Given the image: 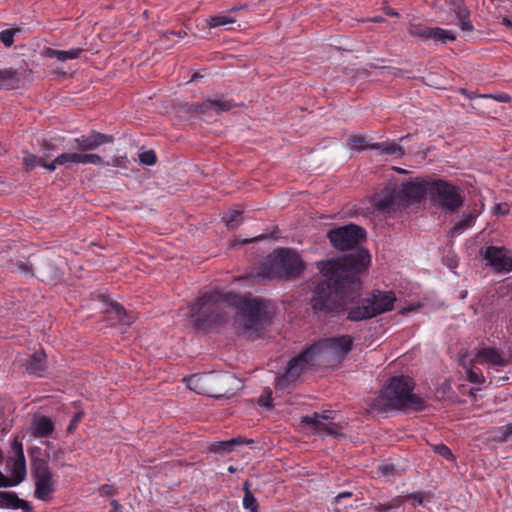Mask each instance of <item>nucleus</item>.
Segmentation results:
<instances>
[{
    "instance_id": "nucleus-1",
    "label": "nucleus",
    "mask_w": 512,
    "mask_h": 512,
    "mask_svg": "<svg viewBox=\"0 0 512 512\" xmlns=\"http://www.w3.org/2000/svg\"><path fill=\"white\" fill-rule=\"evenodd\" d=\"M327 237L334 248L351 252L317 263L324 279L318 282L311 303L316 312L336 315L345 309L347 301L359 295L360 275L367 269L371 257L367 250L359 248L366 231L356 224L331 229Z\"/></svg>"
},
{
    "instance_id": "nucleus-2",
    "label": "nucleus",
    "mask_w": 512,
    "mask_h": 512,
    "mask_svg": "<svg viewBox=\"0 0 512 512\" xmlns=\"http://www.w3.org/2000/svg\"><path fill=\"white\" fill-rule=\"evenodd\" d=\"M353 337L342 335L322 339L292 358L286 372L276 380L277 389H286L309 367L320 362L344 358L352 349Z\"/></svg>"
},
{
    "instance_id": "nucleus-3",
    "label": "nucleus",
    "mask_w": 512,
    "mask_h": 512,
    "mask_svg": "<svg viewBox=\"0 0 512 512\" xmlns=\"http://www.w3.org/2000/svg\"><path fill=\"white\" fill-rule=\"evenodd\" d=\"M413 389L414 382L410 377H392L379 395L369 403V408L377 413L395 410L422 411L426 407L425 400L413 393Z\"/></svg>"
},
{
    "instance_id": "nucleus-4",
    "label": "nucleus",
    "mask_w": 512,
    "mask_h": 512,
    "mask_svg": "<svg viewBox=\"0 0 512 512\" xmlns=\"http://www.w3.org/2000/svg\"><path fill=\"white\" fill-rule=\"evenodd\" d=\"M235 304L237 312L233 321L234 329L239 335L251 340L260 336L275 313L274 304L259 297L239 298Z\"/></svg>"
},
{
    "instance_id": "nucleus-5",
    "label": "nucleus",
    "mask_w": 512,
    "mask_h": 512,
    "mask_svg": "<svg viewBox=\"0 0 512 512\" xmlns=\"http://www.w3.org/2000/svg\"><path fill=\"white\" fill-rule=\"evenodd\" d=\"M232 295L212 291L199 297L189 305V317L194 327L208 330L222 325L226 321V306Z\"/></svg>"
},
{
    "instance_id": "nucleus-6",
    "label": "nucleus",
    "mask_w": 512,
    "mask_h": 512,
    "mask_svg": "<svg viewBox=\"0 0 512 512\" xmlns=\"http://www.w3.org/2000/svg\"><path fill=\"white\" fill-rule=\"evenodd\" d=\"M187 387L213 398L228 397L237 389L239 380L230 373H199L186 379Z\"/></svg>"
},
{
    "instance_id": "nucleus-7",
    "label": "nucleus",
    "mask_w": 512,
    "mask_h": 512,
    "mask_svg": "<svg viewBox=\"0 0 512 512\" xmlns=\"http://www.w3.org/2000/svg\"><path fill=\"white\" fill-rule=\"evenodd\" d=\"M359 297L360 294L353 301H347L345 309L342 310L348 311V319L351 321H361L391 311L396 301L393 291L375 290L371 296L361 299L356 306H351Z\"/></svg>"
},
{
    "instance_id": "nucleus-8",
    "label": "nucleus",
    "mask_w": 512,
    "mask_h": 512,
    "mask_svg": "<svg viewBox=\"0 0 512 512\" xmlns=\"http://www.w3.org/2000/svg\"><path fill=\"white\" fill-rule=\"evenodd\" d=\"M429 182L430 181L404 183L398 189L387 191L377 200L376 206L387 212L401 206H408L413 202L421 200L428 193Z\"/></svg>"
},
{
    "instance_id": "nucleus-9",
    "label": "nucleus",
    "mask_w": 512,
    "mask_h": 512,
    "mask_svg": "<svg viewBox=\"0 0 512 512\" xmlns=\"http://www.w3.org/2000/svg\"><path fill=\"white\" fill-rule=\"evenodd\" d=\"M304 269L300 256L289 249H279L276 251L271 261V269L268 272L263 271L262 276L268 278H295L298 277Z\"/></svg>"
},
{
    "instance_id": "nucleus-10",
    "label": "nucleus",
    "mask_w": 512,
    "mask_h": 512,
    "mask_svg": "<svg viewBox=\"0 0 512 512\" xmlns=\"http://www.w3.org/2000/svg\"><path fill=\"white\" fill-rule=\"evenodd\" d=\"M428 194L430 200L446 212H454L463 204V196L459 187L444 180L429 182Z\"/></svg>"
},
{
    "instance_id": "nucleus-11",
    "label": "nucleus",
    "mask_w": 512,
    "mask_h": 512,
    "mask_svg": "<svg viewBox=\"0 0 512 512\" xmlns=\"http://www.w3.org/2000/svg\"><path fill=\"white\" fill-rule=\"evenodd\" d=\"M32 474L35 481L36 498L47 501L55 491L53 474L48 461L43 458H33L31 461Z\"/></svg>"
},
{
    "instance_id": "nucleus-12",
    "label": "nucleus",
    "mask_w": 512,
    "mask_h": 512,
    "mask_svg": "<svg viewBox=\"0 0 512 512\" xmlns=\"http://www.w3.org/2000/svg\"><path fill=\"white\" fill-rule=\"evenodd\" d=\"M40 166L48 169L49 171H54L57 166L66 165L68 163L74 164H93L102 166L105 164L104 158L98 154H85V153H62L58 155L52 162H46L45 158L39 160Z\"/></svg>"
},
{
    "instance_id": "nucleus-13",
    "label": "nucleus",
    "mask_w": 512,
    "mask_h": 512,
    "mask_svg": "<svg viewBox=\"0 0 512 512\" xmlns=\"http://www.w3.org/2000/svg\"><path fill=\"white\" fill-rule=\"evenodd\" d=\"M481 255L486 261V265L495 272L508 273L512 271V255L507 249L488 246L485 250H481Z\"/></svg>"
},
{
    "instance_id": "nucleus-14",
    "label": "nucleus",
    "mask_w": 512,
    "mask_h": 512,
    "mask_svg": "<svg viewBox=\"0 0 512 512\" xmlns=\"http://www.w3.org/2000/svg\"><path fill=\"white\" fill-rule=\"evenodd\" d=\"M76 153L90 154V151L97 150L100 146L114 142V136L91 130L88 134L76 137L74 140Z\"/></svg>"
},
{
    "instance_id": "nucleus-15",
    "label": "nucleus",
    "mask_w": 512,
    "mask_h": 512,
    "mask_svg": "<svg viewBox=\"0 0 512 512\" xmlns=\"http://www.w3.org/2000/svg\"><path fill=\"white\" fill-rule=\"evenodd\" d=\"M473 355V364H488L492 367H504L508 364L504 352L495 347H477Z\"/></svg>"
},
{
    "instance_id": "nucleus-16",
    "label": "nucleus",
    "mask_w": 512,
    "mask_h": 512,
    "mask_svg": "<svg viewBox=\"0 0 512 512\" xmlns=\"http://www.w3.org/2000/svg\"><path fill=\"white\" fill-rule=\"evenodd\" d=\"M302 422L313 428V430L319 435H328L333 437L342 436V431L346 426L345 423L336 420L330 422L318 420L317 416H305L303 417Z\"/></svg>"
},
{
    "instance_id": "nucleus-17",
    "label": "nucleus",
    "mask_w": 512,
    "mask_h": 512,
    "mask_svg": "<svg viewBox=\"0 0 512 512\" xmlns=\"http://www.w3.org/2000/svg\"><path fill=\"white\" fill-rule=\"evenodd\" d=\"M451 12H453L458 20V26L462 31L470 32L473 30L472 22L469 20V10L464 0H445Z\"/></svg>"
},
{
    "instance_id": "nucleus-18",
    "label": "nucleus",
    "mask_w": 512,
    "mask_h": 512,
    "mask_svg": "<svg viewBox=\"0 0 512 512\" xmlns=\"http://www.w3.org/2000/svg\"><path fill=\"white\" fill-rule=\"evenodd\" d=\"M411 34L418 35L423 39H433L441 43H446L447 41H454L456 39V36L452 31L445 30L439 27L417 28L416 30H411Z\"/></svg>"
},
{
    "instance_id": "nucleus-19",
    "label": "nucleus",
    "mask_w": 512,
    "mask_h": 512,
    "mask_svg": "<svg viewBox=\"0 0 512 512\" xmlns=\"http://www.w3.org/2000/svg\"><path fill=\"white\" fill-rule=\"evenodd\" d=\"M25 71L13 68L0 69V87L7 89L19 88L24 82Z\"/></svg>"
},
{
    "instance_id": "nucleus-20",
    "label": "nucleus",
    "mask_w": 512,
    "mask_h": 512,
    "mask_svg": "<svg viewBox=\"0 0 512 512\" xmlns=\"http://www.w3.org/2000/svg\"><path fill=\"white\" fill-rule=\"evenodd\" d=\"M235 107V104L227 100L223 96L216 99H207L203 103L195 105V111L198 113H206L207 111L213 110L216 113L229 111Z\"/></svg>"
},
{
    "instance_id": "nucleus-21",
    "label": "nucleus",
    "mask_w": 512,
    "mask_h": 512,
    "mask_svg": "<svg viewBox=\"0 0 512 512\" xmlns=\"http://www.w3.org/2000/svg\"><path fill=\"white\" fill-rule=\"evenodd\" d=\"M14 480H9L2 472H0V488L13 487L21 483L26 477V461L24 459H15L13 465Z\"/></svg>"
},
{
    "instance_id": "nucleus-22",
    "label": "nucleus",
    "mask_w": 512,
    "mask_h": 512,
    "mask_svg": "<svg viewBox=\"0 0 512 512\" xmlns=\"http://www.w3.org/2000/svg\"><path fill=\"white\" fill-rule=\"evenodd\" d=\"M0 508L31 510L27 501L20 499L15 492L7 491H0Z\"/></svg>"
},
{
    "instance_id": "nucleus-23",
    "label": "nucleus",
    "mask_w": 512,
    "mask_h": 512,
    "mask_svg": "<svg viewBox=\"0 0 512 512\" xmlns=\"http://www.w3.org/2000/svg\"><path fill=\"white\" fill-rule=\"evenodd\" d=\"M26 370L29 374L43 376L46 370V355L43 350H38L29 357Z\"/></svg>"
},
{
    "instance_id": "nucleus-24",
    "label": "nucleus",
    "mask_w": 512,
    "mask_h": 512,
    "mask_svg": "<svg viewBox=\"0 0 512 512\" xmlns=\"http://www.w3.org/2000/svg\"><path fill=\"white\" fill-rule=\"evenodd\" d=\"M106 306V312L110 315H114L122 325L129 326L133 323L135 317L128 314L121 304L114 301H108Z\"/></svg>"
},
{
    "instance_id": "nucleus-25",
    "label": "nucleus",
    "mask_w": 512,
    "mask_h": 512,
    "mask_svg": "<svg viewBox=\"0 0 512 512\" xmlns=\"http://www.w3.org/2000/svg\"><path fill=\"white\" fill-rule=\"evenodd\" d=\"M54 431V423L46 416L35 419L32 423V433L35 437H47Z\"/></svg>"
},
{
    "instance_id": "nucleus-26",
    "label": "nucleus",
    "mask_w": 512,
    "mask_h": 512,
    "mask_svg": "<svg viewBox=\"0 0 512 512\" xmlns=\"http://www.w3.org/2000/svg\"><path fill=\"white\" fill-rule=\"evenodd\" d=\"M512 438V425L494 427L489 431L488 440L495 443H505Z\"/></svg>"
},
{
    "instance_id": "nucleus-27",
    "label": "nucleus",
    "mask_w": 512,
    "mask_h": 512,
    "mask_svg": "<svg viewBox=\"0 0 512 512\" xmlns=\"http://www.w3.org/2000/svg\"><path fill=\"white\" fill-rule=\"evenodd\" d=\"M82 49L80 48H72L68 51L64 50H56L52 48H47L45 54L47 57L56 58L61 62H65L69 59H76L80 56Z\"/></svg>"
},
{
    "instance_id": "nucleus-28",
    "label": "nucleus",
    "mask_w": 512,
    "mask_h": 512,
    "mask_svg": "<svg viewBox=\"0 0 512 512\" xmlns=\"http://www.w3.org/2000/svg\"><path fill=\"white\" fill-rule=\"evenodd\" d=\"M372 150H381V154L386 155H404V149L401 145L394 141H386L382 143H373L371 145Z\"/></svg>"
},
{
    "instance_id": "nucleus-29",
    "label": "nucleus",
    "mask_w": 512,
    "mask_h": 512,
    "mask_svg": "<svg viewBox=\"0 0 512 512\" xmlns=\"http://www.w3.org/2000/svg\"><path fill=\"white\" fill-rule=\"evenodd\" d=\"M244 443L241 437L232 438L230 440L218 441L210 446V450L215 453L226 454L234 450L236 445Z\"/></svg>"
},
{
    "instance_id": "nucleus-30",
    "label": "nucleus",
    "mask_w": 512,
    "mask_h": 512,
    "mask_svg": "<svg viewBox=\"0 0 512 512\" xmlns=\"http://www.w3.org/2000/svg\"><path fill=\"white\" fill-rule=\"evenodd\" d=\"M242 210L230 209L224 213L222 220L229 229H235L241 223Z\"/></svg>"
},
{
    "instance_id": "nucleus-31",
    "label": "nucleus",
    "mask_w": 512,
    "mask_h": 512,
    "mask_svg": "<svg viewBox=\"0 0 512 512\" xmlns=\"http://www.w3.org/2000/svg\"><path fill=\"white\" fill-rule=\"evenodd\" d=\"M350 148L353 150H365L371 149V145L369 144L365 137L361 134L352 135L349 139Z\"/></svg>"
},
{
    "instance_id": "nucleus-32",
    "label": "nucleus",
    "mask_w": 512,
    "mask_h": 512,
    "mask_svg": "<svg viewBox=\"0 0 512 512\" xmlns=\"http://www.w3.org/2000/svg\"><path fill=\"white\" fill-rule=\"evenodd\" d=\"M234 22H236V20L228 15H216L210 17V19L208 20V26L210 28H215L227 24H232Z\"/></svg>"
},
{
    "instance_id": "nucleus-33",
    "label": "nucleus",
    "mask_w": 512,
    "mask_h": 512,
    "mask_svg": "<svg viewBox=\"0 0 512 512\" xmlns=\"http://www.w3.org/2000/svg\"><path fill=\"white\" fill-rule=\"evenodd\" d=\"M474 365L475 364H473L472 362L470 363L469 366L463 364V367L466 369L467 379L471 383L481 384L482 382H484V377L482 373L474 370Z\"/></svg>"
},
{
    "instance_id": "nucleus-34",
    "label": "nucleus",
    "mask_w": 512,
    "mask_h": 512,
    "mask_svg": "<svg viewBox=\"0 0 512 512\" xmlns=\"http://www.w3.org/2000/svg\"><path fill=\"white\" fill-rule=\"evenodd\" d=\"M243 506L245 509L249 510L250 512H257V509H258L257 500L253 496V494L251 493V491L249 489H247V492L244 495Z\"/></svg>"
},
{
    "instance_id": "nucleus-35",
    "label": "nucleus",
    "mask_w": 512,
    "mask_h": 512,
    "mask_svg": "<svg viewBox=\"0 0 512 512\" xmlns=\"http://www.w3.org/2000/svg\"><path fill=\"white\" fill-rule=\"evenodd\" d=\"M20 32L19 29H6L0 32V41L6 46H12L14 42V36Z\"/></svg>"
},
{
    "instance_id": "nucleus-36",
    "label": "nucleus",
    "mask_w": 512,
    "mask_h": 512,
    "mask_svg": "<svg viewBox=\"0 0 512 512\" xmlns=\"http://www.w3.org/2000/svg\"><path fill=\"white\" fill-rule=\"evenodd\" d=\"M139 161L144 165L152 166L156 163L157 157L153 150L144 151L139 154Z\"/></svg>"
},
{
    "instance_id": "nucleus-37",
    "label": "nucleus",
    "mask_w": 512,
    "mask_h": 512,
    "mask_svg": "<svg viewBox=\"0 0 512 512\" xmlns=\"http://www.w3.org/2000/svg\"><path fill=\"white\" fill-rule=\"evenodd\" d=\"M475 219H476V216L472 213H469L454 226V230L462 231V230L472 226Z\"/></svg>"
},
{
    "instance_id": "nucleus-38",
    "label": "nucleus",
    "mask_w": 512,
    "mask_h": 512,
    "mask_svg": "<svg viewBox=\"0 0 512 512\" xmlns=\"http://www.w3.org/2000/svg\"><path fill=\"white\" fill-rule=\"evenodd\" d=\"M312 416H317L318 420H322L324 422H330L336 420L338 418V413L336 411L325 410L321 413L315 412Z\"/></svg>"
},
{
    "instance_id": "nucleus-39",
    "label": "nucleus",
    "mask_w": 512,
    "mask_h": 512,
    "mask_svg": "<svg viewBox=\"0 0 512 512\" xmlns=\"http://www.w3.org/2000/svg\"><path fill=\"white\" fill-rule=\"evenodd\" d=\"M433 450L443 458L450 460L453 458L452 451L445 444H437L433 446Z\"/></svg>"
},
{
    "instance_id": "nucleus-40",
    "label": "nucleus",
    "mask_w": 512,
    "mask_h": 512,
    "mask_svg": "<svg viewBox=\"0 0 512 512\" xmlns=\"http://www.w3.org/2000/svg\"><path fill=\"white\" fill-rule=\"evenodd\" d=\"M11 449L15 453L16 459H24V451L22 442L19 441L18 437H15L11 443Z\"/></svg>"
},
{
    "instance_id": "nucleus-41",
    "label": "nucleus",
    "mask_w": 512,
    "mask_h": 512,
    "mask_svg": "<svg viewBox=\"0 0 512 512\" xmlns=\"http://www.w3.org/2000/svg\"><path fill=\"white\" fill-rule=\"evenodd\" d=\"M40 159H44V157H37V156L32 155V154H26V156L23 158V164L28 169H33V168H35L38 165L40 166V163H39Z\"/></svg>"
},
{
    "instance_id": "nucleus-42",
    "label": "nucleus",
    "mask_w": 512,
    "mask_h": 512,
    "mask_svg": "<svg viewBox=\"0 0 512 512\" xmlns=\"http://www.w3.org/2000/svg\"><path fill=\"white\" fill-rule=\"evenodd\" d=\"M15 267H16L17 271H19L21 274H23L25 276H30V277L33 276L32 266L30 265V263L18 261L15 264Z\"/></svg>"
},
{
    "instance_id": "nucleus-43",
    "label": "nucleus",
    "mask_w": 512,
    "mask_h": 512,
    "mask_svg": "<svg viewBox=\"0 0 512 512\" xmlns=\"http://www.w3.org/2000/svg\"><path fill=\"white\" fill-rule=\"evenodd\" d=\"M481 97L482 98H491V99L497 100L498 102H501V103H507L511 100V97L506 93H501V94H496V95L483 94V95H481Z\"/></svg>"
},
{
    "instance_id": "nucleus-44",
    "label": "nucleus",
    "mask_w": 512,
    "mask_h": 512,
    "mask_svg": "<svg viewBox=\"0 0 512 512\" xmlns=\"http://www.w3.org/2000/svg\"><path fill=\"white\" fill-rule=\"evenodd\" d=\"M82 416H83V413L79 412V413H76L72 419L70 420V423L67 427V432L68 433H72L75 428L77 427L78 423L81 421L82 419Z\"/></svg>"
},
{
    "instance_id": "nucleus-45",
    "label": "nucleus",
    "mask_w": 512,
    "mask_h": 512,
    "mask_svg": "<svg viewBox=\"0 0 512 512\" xmlns=\"http://www.w3.org/2000/svg\"><path fill=\"white\" fill-rule=\"evenodd\" d=\"M399 505L396 503H379L375 506L376 512H389L395 508H397Z\"/></svg>"
},
{
    "instance_id": "nucleus-46",
    "label": "nucleus",
    "mask_w": 512,
    "mask_h": 512,
    "mask_svg": "<svg viewBox=\"0 0 512 512\" xmlns=\"http://www.w3.org/2000/svg\"><path fill=\"white\" fill-rule=\"evenodd\" d=\"M378 470L381 473V475L389 476L394 474L395 466L392 464H382L379 466Z\"/></svg>"
},
{
    "instance_id": "nucleus-47",
    "label": "nucleus",
    "mask_w": 512,
    "mask_h": 512,
    "mask_svg": "<svg viewBox=\"0 0 512 512\" xmlns=\"http://www.w3.org/2000/svg\"><path fill=\"white\" fill-rule=\"evenodd\" d=\"M265 393L267 394L266 396L262 395L260 400H259V403L261 406H264V407H269L270 406V401H271V395H272V392L269 390V391H265Z\"/></svg>"
},
{
    "instance_id": "nucleus-48",
    "label": "nucleus",
    "mask_w": 512,
    "mask_h": 512,
    "mask_svg": "<svg viewBox=\"0 0 512 512\" xmlns=\"http://www.w3.org/2000/svg\"><path fill=\"white\" fill-rule=\"evenodd\" d=\"M496 213L497 214H501V215H506L508 214L509 212V207L507 204L503 203V204H497L496 207Z\"/></svg>"
},
{
    "instance_id": "nucleus-49",
    "label": "nucleus",
    "mask_w": 512,
    "mask_h": 512,
    "mask_svg": "<svg viewBox=\"0 0 512 512\" xmlns=\"http://www.w3.org/2000/svg\"><path fill=\"white\" fill-rule=\"evenodd\" d=\"M352 496V492H342V493H339L335 498V502L336 503H339L341 501V499L343 498H347V497H351Z\"/></svg>"
},
{
    "instance_id": "nucleus-50",
    "label": "nucleus",
    "mask_w": 512,
    "mask_h": 512,
    "mask_svg": "<svg viewBox=\"0 0 512 512\" xmlns=\"http://www.w3.org/2000/svg\"><path fill=\"white\" fill-rule=\"evenodd\" d=\"M460 91H461V93H462L463 95H465L468 99H474V98H476V97H480V98H482V97H481V95H477V94H475V93L469 92L468 90H466V89H464V88H462Z\"/></svg>"
},
{
    "instance_id": "nucleus-51",
    "label": "nucleus",
    "mask_w": 512,
    "mask_h": 512,
    "mask_svg": "<svg viewBox=\"0 0 512 512\" xmlns=\"http://www.w3.org/2000/svg\"><path fill=\"white\" fill-rule=\"evenodd\" d=\"M100 492L103 494V495H112L114 493V491L107 485L105 486H102L100 488Z\"/></svg>"
},
{
    "instance_id": "nucleus-52",
    "label": "nucleus",
    "mask_w": 512,
    "mask_h": 512,
    "mask_svg": "<svg viewBox=\"0 0 512 512\" xmlns=\"http://www.w3.org/2000/svg\"><path fill=\"white\" fill-rule=\"evenodd\" d=\"M414 309H415V307H414V306H409V307H407V308L402 309V310H401V313H402V314H406L407 312L412 311V310H414Z\"/></svg>"
},
{
    "instance_id": "nucleus-53",
    "label": "nucleus",
    "mask_w": 512,
    "mask_h": 512,
    "mask_svg": "<svg viewBox=\"0 0 512 512\" xmlns=\"http://www.w3.org/2000/svg\"><path fill=\"white\" fill-rule=\"evenodd\" d=\"M502 22H503L504 25H506L508 27H512V23H511V21L508 18H506V17L503 18Z\"/></svg>"
},
{
    "instance_id": "nucleus-54",
    "label": "nucleus",
    "mask_w": 512,
    "mask_h": 512,
    "mask_svg": "<svg viewBox=\"0 0 512 512\" xmlns=\"http://www.w3.org/2000/svg\"><path fill=\"white\" fill-rule=\"evenodd\" d=\"M411 137H412V135H411V134H407V135H405V136H403V137H401V138H400V142H404L405 140H407V139H409V138H411Z\"/></svg>"
},
{
    "instance_id": "nucleus-55",
    "label": "nucleus",
    "mask_w": 512,
    "mask_h": 512,
    "mask_svg": "<svg viewBox=\"0 0 512 512\" xmlns=\"http://www.w3.org/2000/svg\"><path fill=\"white\" fill-rule=\"evenodd\" d=\"M247 489H249V483H248V481H246V482L244 483V490H245V493L247 492Z\"/></svg>"
},
{
    "instance_id": "nucleus-56",
    "label": "nucleus",
    "mask_w": 512,
    "mask_h": 512,
    "mask_svg": "<svg viewBox=\"0 0 512 512\" xmlns=\"http://www.w3.org/2000/svg\"><path fill=\"white\" fill-rule=\"evenodd\" d=\"M228 471H229L230 473H234V472L236 471V468H234L233 466H230V467L228 468Z\"/></svg>"
},
{
    "instance_id": "nucleus-57",
    "label": "nucleus",
    "mask_w": 512,
    "mask_h": 512,
    "mask_svg": "<svg viewBox=\"0 0 512 512\" xmlns=\"http://www.w3.org/2000/svg\"><path fill=\"white\" fill-rule=\"evenodd\" d=\"M53 147L51 145H45L44 150L52 149Z\"/></svg>"
},
{
    "instance_id": "nucleus-58",
    "label": "nucleus",
    "mask_w": 512,
    "mask_h": 512,
    "mask_svg": "<svg viewBox=\"0 0 512 512\" xmlns=\"http://www.w3.org/2000/svg\"><path fill=\"white\" fill-rule=\"evenodd\" d=\"M417 501H418V503H419V504H422V498H421V496H419V498H417Z\"/></svg>"
},
{
    "instance_id": "nucleus-59",
    "label": "nucleus",
    "mask_w": 512,
    "mask_h": 512,
    "mask_svg": "<svg viewBox=\"0 0 512 512\" xmlns=\"http://www.w3.org/2000/svg\"><path fill=\"white\" fill-rule=\"evenodd\" d=\"M239 8L238 7H233L230 9V11H237Z\"/></svg>"
},
{
    "instance_id": "nucleus-60",
    "label": "nucleus",
    "mask_w": 512,
    "mask_h": 512,
    "mask_svg": "<svg viewBox=\"0 0 512 512\" xmlns=\"http://www.w3.org/2000/svg\"><path fill=\"white\" fill-rule=\"evenodd\" d=\"M263 238H264L263 236H260V237L255 238V240L263 239Z\"/></svg>"
}]
</instances>
